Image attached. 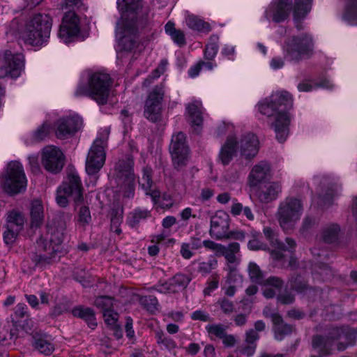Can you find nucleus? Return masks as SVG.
Masks as SVG:
<instances>
[{"instance_id":"obj_58","label":"nucleus","mask_w":357,"mask_h":357,"mask_svg":"<svg viewBox=\"0 0 357 357\" xmlns=\"http://www.w3.org/2000/svg\"><path fill=\"white\" fill-rule=\"evenodd\" d=\"M289 98L291 101V102H288L287 98H282L280 101H278L276 103V107H278V110H280L281 108L283 109L284 112H287V110L291 108L293 105V100L291 98V96L288 93Z\"/></svg>"},{"instance_id":"obj_11","label":"nucleus","mask_w":357,"mask_h":357,"mask_svg":"<svg viewBox=\"0 0 357 357\" xmlns=\"http://www.w3.org/2000/svg\"><path fill=\"white\" fill-rule=\"evenodd\" d=\"M133 164L132 158L126 156L124 159L119 160L115 167L117 182L126 197L134 196L135 177Z\"/></svg>"},{"instance_id":"obj_29","label":"nucleus","mask_w":357,"mask_h":357,"mask_svg":"<svg viewBox=\"0 0 357 357\" xmlns=\"http://www.w3.org/2000/svg\"><path fill=\"white\" fill-rule=\"evenodd\" d=\"M261 284L263 295L266 298H272L281 291L284 282L278 277L272 276L264 280Z\"/></svg>"},{"instance_id":"obj_55","label":"nucleus","mask_w":357,"mask_h":357,"mask_svg":"<svg viewBox=\"0 0 357 357\" xmlns=\"http://www.w3.org/2000/svg\"><path fill=\"white\" fill-rule=\"evenodd\" d=\"M314 271L317 274H319L322 277L323 280H327L331 275H332V270L325 264H321L314 267Z\"/></svg>"},{"instance_id":"obj_20","label":"nucleus","mask_w":357,"mask_h":357,"mask_svg":"<svg viewBox=\"0 0 357 357\" xmlns=\"http://www.w3.org/2000/svg\"><path fill=\"white\" fill-rule=\"evenodd\" d=\"M79 19L75 11L66 10L59 31V37L67 43L70 36H76L79 31Z\"/></svg>"},{"instance_id":"obj_48","label":"nucleus","mask_w":357,"mask_h":357,"mask_svg":"<svg viewBox=\"0 0 357 357\" xmlns=\"http://www.w3.org/2000/svg\"><path fill=\"white\" fill-rule=\"evenodd\" d=\"M50 131V124L45 122L33 133V137L35 141L40 142L45 139Z\"/></svg>"},{"instance_id":"obj_4","label":"nucleus","mask_w":357,"mask_h":357,"mask_svg":"<svg viewBox=\"0 0 357 357\" xmlns=\"http://www.w3.org/2000/svg\"><path fill=\"white\" fill-rule=\"evenodd\" d=\"M112 84L109 74L95 72L89 74L87 84H79L75 92L76 97L87 96L98 105H105L108 101Z\"/></svg>"},{"instance_id":"obj_53","label":"nucleus","mask_w":357,"mask_h":357,"mask_svg":"<svg viewBox=\"0 0 357 357\" xmlns=\"http://www.w3.org/2000/svg\"><path fill=\"white\" fill-rule=\"evenodd\" d=\"M20 231V229H18L17 228H11L6 226V229L3 232V239L5 243L6 244H10L14 242Z\"/></svg>"},{"instance_id":"obj_31","label":"nucleus","mask_w":357,"mask_h":357,"mask_svg":"<svg viewBox=\"0 0 357 357\" xmlns=\"http://www.w3.org/2000/svg\"><path fill=\"white\" fill-rule=\"evenodd\" d=\"M186 25L192 30L208 33L211 31L210 24L199 16L188 13L185 17Z\"/></svg>"},{"instance_id":"obj_42","label":"nucleus","mask_w":357,"mask_h":357,"mask_svg":"<svg viewBox=\"0 0 357 357\" xmlns=\"http://www.w3.org/2000/svg\"><path fill=\"white\" fill-rule=\"evenodd\" d=\"M24 220L23 216L16 212L11 211L9 213L7 218V226L11 228H17L18 229H22Z\"/></svg>"},{"instance_id":"obj_37","label":"nucleus","mask_w":357,"mask_h":357,"mask_svg":"<svg viewBox=\"0 0 357 357\" xmlns=\"http://www.w3.org/2000/svg\"><path fill=\"white\" fill-rule=\"evenodd\" d=\"M227 270L229 271V273L227 277L226 282L228 287H226L225 294L229 296H233L236 292V287L232 284V282L237 280L238 278H240V275L237 274L235 268L231 265L228 266Z\"/></svg>"},{"instance_id":"obj_12","label":"nucleus","mask_w":357,"mask_h":357,"mask_svg":"<svg viewBox=\"0 0 357 357\" xmlns=\"http://www.w3.org/2000/svg\"><path fill=\"white\" fill-rule=\"evenodd\" d=\"M165 96V86L156 85L149 93L144 107V115L149 121L155 123L161 120L162 102Z\"/></svg>"},{"instance_id":"obj_27","label":"nucleus","mask_w":357,"mask_h":357,"mask_svg":"<svg viewBox=\"0 0 357 357\" xmlns=\"http://www.w3.org/2000/svg\"><path fill=\"white\" fill-rule=\"evenodd\" d=\"M339 336H314L312 340L313 348L317 351L319 356H326L331 354L334 339Z\"/></svg>"},{"instance_id":"obj_1","label":"nucleus","mask_w":357,"mask_h":357,"mask_svg":"<svg viewBox=\"0 0 357 357\" xmlns=\"http://www.w3.org/2000/svg\"><path fill=\"white\" fill-rule=\"evenodd\" d=\"M117 3L121 13L115 29L118 45L122 51L132 52L137 47L139 30L146 24L148 10L142 0H117Z\"/></svg>"},{"instance_id":"obj_3","label":"nucleus","mask_w":357,"mask_h":357,"mask_svg":"<svg viewBox=\"0 0 357 357\" xmlns=\"http://www.w3.org/2000/svg\"><path fill=\"white\" fill-rule=\"evenodd\" d=\"M259 139L251 132L246 133L237 140L235 136H229L221 147L219 160L224 165H228L238 151L241 156L250 160L255 158L259 151Z\"/></svg>"},{"instance_id":"obj_18","label":"nucleus","mask_w":357,"mask_h":357,"mask_svg":"<svg viewBox=\"0 0 357 357\" xmlns=\"http://www.w3.org/2000/svg\"><path fill=\"white\" fill-rule=\"evenodd\" d=\"M191 278L183 273H177L168 281L157 284L154 289L162 294H175L184 290L191 281Z\"/></svg>"},{"instance_id":"obj_34","label":"nucleus","mask_w":357,"mask_h":357,"mask_svg":"<svg viewBox=\"0 0 357 357\" xmlns=\"http://www.w3.org/2000/svg\"><path fill=\"white\" fill-rule=\"evenodd\" d=\"M240 250V245L238 243H229L227 246L222 245V249L218 255H222L225 257L229 264H235L237 258L236 254Z\"/></svg>"},{"instance_id":"obj_30","label":"nucleus","mask_w":357,"mask_h":357,"mask_svg":"<svg viewBox=\"0 0 357 357\" xmlns=\"http://www.w3.org/2000/svg\"><path fill=\"white\" fill-rule=\"evenodd\" d=\"M271 319L273 324V331L276 340H282L285 335L290 334L293 331V326L285 324L278 314H273Z\"/></svg>"},{"instance_id":"obj_5","label":"nucleus","mask_w":357,"mask_h":357,"mask_svg":"<svg viewBox=\"0 0 357 357\" xmlns=\"http://www.w3.org/2000/svg\"><path fill=\"white\" fill-rule=\"evenodd\" d=\"M52 20L47 14L33 15L26 23L22 38L24 42L33 47H40L48 40Z\"/></svg>"},{"instance_id":"obj_28","label":"nucleus","mask_w":357,"mask_h":357,"mask_svg":"<svg viewBox=\"0 0 357 357\" xmlns=\"http://www.w3.org/2000/svg\"><path fill=\"white\" fill-rule=\"evenodd\" d=\"M186 110L188 115V120L192 123V126L195 127V130L199 132L203 122L202 103L199 101L190 103L187 105Z\"/></svg>"},{"instance_id":"obj_40","label":"nucleus","mask_w":357,"mask_h":357,"mask_svg":"<svg viewBox=\"0 0 357 357\" xmlns=\"http://www.w3.org/2000/svg\"><path fill=\"white\" fill-rule=\"evenodd\" d=\"M34 347L39 352L45 355L51 354L54 349L52 342L45 338L36 340Z\"/></svg>"},{"instance_id":"obj_32","label":"nucleus","mask_w":357,"mask_h":357,"mask_svg":"<svg viewBox=\"0 0 357 357\" xmlns=\"http://www.w3.org/2000/svg\"><path fill=\"white\" fill-rule=\"evenodd\" d=\"M72 313L73 316L84 319L90 328L93 329L97 326L95 313L92 309L78 306L73 310Z\"/></svg>"},{"instance_id":"obj_59","label":"nucleus","mask_w":357,"mask_h":357,"mask_svg":"<svg viewBox=\"0 0 357 357\" xmlns=\"http://www.w3.org/2000/svg\"><path fill=\"white\" fill-rule=\"evenodd\" d=\"M191 318L193 320H199L202 321H208L211 319L210 315L207 312L202 310H197L193 312L191 314Z\"/></svg>"},{"instance_id":"obj_45","label":"nucleus","mask_w":357,"mask_h":357,"mask_svg":"<svg viewBox=\"0 0 357 357\" xmlns=\"http://www.w3.org/2000/svg\"><path fill=\"white\" fill-rule=\"evenodd\" d=\"M167 65L168 62L166 59L161 60L157 68H155L152 72L151 75L144 80V85H149L153 79H155L162 75L165 72Z\"/></svg>"},{"instance_id":"obj_6","label":"nucleus","mask_w":357,"mask_h":357,"mask_svg":"<svg viewBox=\"0 0 357 357\" xmlns=\"http://www.w3.org/2000/svg\"><path fill=\"white\" fill-rule=\"evenodd\" d=\"M282 50L285 59L291 62L299 63L313 54V38L307 33L292 35L285 40Z\"/></svg>"},{"instance_id":"obj_21","label":"nucleus","mask_w":357,"mask_h":357,"mask_svg":"<svg viewBox=\"0 0 357 357\" xmlns=\"http://www.w3.org/2000/svg\"><path fill=\"white\" fill-rule=\"evenodd\" d=\"M229 215L223 211H218L211 219L210 235L216 239L227 236L229 230Z\"/></svg>"},{"instance_id":"obj_57","label":"nucleus","mask_w":357,"mask_h":357,"mask_svg":"<svg viewBox=\"0 0 357 357\" xmlns=\"http://www.w3.org/2000/svg\"><path fill=\"white\" fill-rule=\"evenodd\" d=\"M203 246L210 250L215 252L218 255H219L220 252H221V249H222V245L216 243L210 240L204 241Z\"/></svg>"},{"instance_id":"obj_15","label":"nucleus","mask_w":357,"mask_h":357,"mask_svg":"<svg viewBox=\"0 0 357 357\" xmlns=\"http://www.w3.org/2000/svg\"><path fill=\"white\" fill-rule=\"evenodd\" d=\"M173 165L176 169L185 166L188 160L189 150L185 135L179 132L172 137L169 145Z\"/></svg>"},{"instance_id":"obj_39","label":"nucleus","mask_w":357,"mask_h":357,"mask_svg":"<svg viewBox=\"0 0 357 357\" xmlns=\"http://www.w3.org/2000/svg\"><path fill=\"white\" fill-rule=\"evenodd\" d=\"M344 19L350 24H357V0H352L347 6Z\"/></svg>"},{"instance_id":"obj_61","label":"nucleus","mask_w":357,"mask_h":357,"mask_svg":"<svg viewBox=\"0 0 357 357\" xmlns=\"http://www.w3.org/2000/svg\"><path fill=\"white\" fill-rule=\"evenodd\" d=\"M277 299L282 304H290L294 302V296L291 293L285 291L283 294H279Z\"/></svg>"},{"instance_id":"obj_38","label":"nucleus","mask_w":357,"mask_h":357,"mask_svg":"<svg viewBox=\"0 0 357 357\" xmlns=\"http://www.w3.org/2000/svg\"><path fill=\"white\" fill-rule=\"evenodd\" d=\"M155 336L157 343L163 348L171 350L176 347L175 341L169 336L166 335L162 331H155Z\"/></svg>"},{"instance_id":"obj_41","label":"nucleus","mask_w":357,"mask_h":357,"mask_svg":"<svg viewBox=\"0 0 357 357\" xmlns=\"http://www.w3.org/2000/svg\"><path fill=\"white\" fill-rule=\"evenodd\" d=\"M148 216H149V211L148 210L136 209L130 213L128 220V225L134 227L141 220L146 219Z\"/></svg>"},{"instance_id":"obj_64","label":"nucleus","mask_w":357,"mask_h":357,"mask_svg":"<svg viewBox=\"0 0 357 357\" xmlns=\"http://www.w3.org/2000/svg\"><path fill=\"white\" fill-rule=\"evenodd\" d=\"M248 246V248L252 250H265L266 248V245L257 238L249 241Z\"/></svg>"},{"instance_id":"obj_19","label":"nucleus","mask_w":357,"mask_h":357,"mask_svg":"<svg viewBox=\"0 0 357 357\" xmlns=\"http://www.w3.org/2000/svg\"><path fill=\"white\" fill-rule=\"evenodd\" d=\"M82 125V120L77 116L60 118L55 123V134L59 139H66L74 135Z\"/></svg>"},{"instance_id":"obj_54","label":"nucleus","mask_w":357,"mask_h":357,"mask_svg":"<svg viewBox=\"0 0 357 357\" xmlns=\"http://www.w3.org/2000/svg\"><path fill=\"white\" fill-rule=\"evenodd\" d=\"M212 280L209 281L206 284V287L204 288L203 293L205 296L211 295V292H213L215 289L218 287V276L217 274H213L211 275Z\"/></svg>"},{"instance_id":"obj_9","label":"nucleus","mask_w":357,"mask_h":357,"mask_svg":"<svg viewBox=\"0 0 357 357\" xmlns=\"http://www.w3.org/2000/svg\"><path fill=\"white\" fill-rule=\"evenodd\" d=\"M303 205L300 199L288 197L282 201L278 210V219L280 227L285 231L293 230L303 213Z\"/></svg>"},{"instance_id":"obj_52","label":"nucleus","mask_w":357,"mask_h":357,"mask_svg":"<svg viewBox=\"0 0 357 357\" xmlns=\"http://www.w3.org/2000/svg\"><path fill=\"white\" fill-rule=\"evenodd\" d=\"M82 5V0H63L61 8L66 10L76 11Z\"/></svg>"},{"instance_id":"obj_24","label":"nucleus","mask_w":357,"mask_h":357,"mask_svg":"<svg viewBox=\"0 0 357 357\" xmlns=\"http://www.w3.org/2000/svg\"><path fill=\"white\" fill-rule=\"evenodd\" d=\"M151 172L152 171L150 167H146L143 168L142 176L139 180V185L145 194L150 196L155 204L159 200L160 194L156 188H153Z\"/></svg>"},{"instance_id":"obj_62","label":"nucleus","mask_w":357,"mask_h":357,"mask_svg":"<svg viewBox=\"0 0 357 357\" xmlns=\"http://www.w3.org/2000/svg\"><path fill=\"white\" fill-rule=\"evenodd\" d=\"M191 250L190 245L188 243H183L181 245L180 253L184 259H189L193 256Z\"/></svg>"},{"instance_id":"obj_35","label":"nucleus","mask_w":357,"mask_h":357,"mask_svg":"<svg viewBox=\"0 0 357 357\" xmlns=\"http://www.w3.org/2000/svg\"><path fill=\"white\" fill-rule=\"evenodd\" d=\"M219 38L216 35H212L210 37V42L206 45L204 50V59L206 60L213 61L218 51Z\"/></svg>"},{"instance_id":"obj_16","label":"nucleus","mask_w":357,"mask_h":357,"mask_svg":"<svg viewBox=\"0 0 357 357\" xmlns=\"http://www.w3.org/2000/svg\"><path fill=\"white\" fill-rule=\"evenodd\" d=\"M105 140L97 139L91 146L86 160V172L88 175H95L102 167L105 161Z\"/></svg>"},{"instance_id":"obj_56","label":"nucleus","mask_w":357,"mask_h":357,"mask_svg":"<svg viewBox=\"0 0 357 357\" xmlns=\"http://www.w3.org/2000/svg\"><path fill=\"white\" fill-rule=\"evenodd\" d=\"M221 310L225 314H230L234 311L233 303L227 298H223L218 301Z\"/></svg>"},{"instance_id":"obj_63","label":"nucleus","mask_w":357,"mask_h":357,"mask_svg":"<svg viewBox=\"0 0 357 357\" xmlns=\"http://www.w3.org/2000/svg\"><path fill=\"white\" fill-rule=\"evenodd\" d=\"M221 54L227 57L230 60L234 59L235 47L232 45H225L222 49Z\"/></svg>"},{"instance_id":"obj_25","label":"nucleus","mask_w":357,"mask_h":357,"mask_svg":"<svg viewBox=\"0 0 357 357\" xmlns=\"http://www.w3.org/2000/svg\"><path fill=\"white\" fill-rule=\"evenodd\" d=\"M281 184L278 182H269L257 192V197L262 203L275 200L281 192Z\"/></svg>"},{"instance_id":"obj_36","label":"nucleus","mask_w":357,"mask_h":357,"mask_svg":"<svg viewBox=\"0 0 357 357\" xmlns=\"http://www.w3.org/2000/svg\"><path fill=\"white\" fill-rule=\"evenodd\" d=\"M339 231V226L336 224H331L324 228L321 237L325 242L333 243L337 240Z\"/></svg>"},{"instance_id":"obj_8","label":"nucleus","mask_w":357,"mask_h":357,"mask_svg":"<svg viewBox=\"0 0 357 357\" xmlns=\"http://www.w3.org/2000/svg\"><path fill=\"white\" fill-rule=\"evenodd\" d=\"M82 185L77 172L71 168L68 170L66 179L58 188L56 201L61 207L68 205L69 199L77 203L82 199Z\"/></svg>"},{"instance_id":"obj_14","label":"nucleus","mask_w":357,"mask_h":357,"mask_svg":"<svg viewBox=\"0 0 357 357\" xmlns=\"http://www.w3.org/2000/svg\"><path fill=\"white\" fill-rule=\"evenodd\" d=\"M264 234L274 248L271 251V257L276 261L282 260L288 255H291L296 248V242L291 238H287L285 242H280L276 237L274 231L268 227L264 228Z\"/></svg>"},{"instance_id":"obj_60","label":"nucleus","mask_w":357,"mask_h":357,"mask_svg":"<svg viewBox=\"0 0 357 357\" xmlns=\"http://www.w3.org/2000/svg\"><path fill=\"white\" fill-rule=\"evenodd\" d=\"M170 37L175 43L180 46L184 45L185 44L184 33L181 30L177 29V31L171 35Z\"/></svg>"},{"instance_id":"obj_43","label":"nucleus","mask_w":357,"mask_h":357,"mask_svg":"<svg viewBox=\"0 0 357 357\" xmlns=\"http://www.w3.org/2000/svg\"><path fill=\"white\" fill-rule=\"evenodd\" d=\"M218 266V261L213 257L208 258L207 261L198 262L197 271L203 275L210 273Z\"/></svg>"},{"instance_id":"obj_22","label":"nucleus","mask_w":357,"mask_h":357,"mask_svg":"<svg viewBox=\"0 0 357 357\" xmlns=\"http://www.w3.org/2000/svg\"><path fill=\"white\" fill-rule=\"evenodd\" d=\"M291 0H274L265 12L267 20L275 22L284 21L289 15Z\"/></svg>"},{"instance_id":"obj_7","label":"nucleus","mask_w":357,"mask_h":357,"mask_svg":"<svg viewBox=\"0 0 357 357\" xmlns=\"http://www.w3.org/2000/svg\"><path fill=\"white\" fill-rule=\"evenodd\" d=\"M64 234L63 230H54L52 229L50 243L48 244L46 241L40 237L37 241L38 252L34 253L31 256V260L33 266L31 269H33L37 266H44L50 264L54 258H56L58 248H56L54 245L58 246L61 244L63 241Z\"/></svg>"},{"instance_id":"obj_17","label":"nucleus","mask_w":357,"mask_h":357,"mask_svg":"<svg viewBox=\"0 0 357 357\" xmlns=\"http://www.w3.org/2000/svg\"><path fill=\"white\" fill-rule=\"evenodd\" d=\"M65 156L61 150L52 145L46 146L41 151V163L45 170L58 173L64 166Z\"/></svg>"},{"instance_id":"obj_49","label":"nucleus","mask_w":357,"mask_h":357,"mask_svg":"<svg viewBox=\"0 0 357 357\" xmlns=\"http://www.w3.org/2000/svg\"><path fill=\"white\" fill-rule=\"evenodd\" d=\"M140 303L149 311L153 312L157 309L158 304L157 298L153 296H144L139 299Z\"/></svg>"},{"instance_id":"obj_13","label":"nucleus","mask_w":357,"mask_h":357,"mask_svg":"<svg viewBox=\"0 0 357 357\" xmlns=\"http://www.w3.org/2000/svg\"><path fill=\"white\" fill-rule=\"evenodd\" d=\"M24 67V56L6 50L0 54V78H17L20 76Z\"/></svg>"},{"instance_id":"obj_33","label":"nucleus","mask_w":357,"mask_h":357,"mask_svg":"<svg viewBox=\"0 0 357 357\" xmlns=\"http://www.w3.org/2000/svg\"><path fill=\"white\" fill-rule=\"evenodd\" d=\"M44 213L43 206L41 201L36 199L32 202L31 206V227H39L43 220Z\"/></svg>"},{"instance_id":"obj_2","label":"nucleus","mask_w":357,"mask_h":357,"mask_svg":"<svg viewBox=\"0 0 357 357\" xmlns=\"http://www.w3.org/2000/svg\"><path fill=\"white\" fill-rule=\"evenodd\" d=\"M287 97L288 102H291L287 91L276 92L273 93L269 99H266L259 105V112L271 119V128L280 142H284L289 135L290 116L287 112H284L283 109L278 110L276 103Z\"/></svg>"},{"instance_id":"obj_51","label":"nucleus","mask_w":357,"mask_h":357,"mask_svg":"<svg viewBox=\"0 0 357 357\" xmlns=\"http://www.w3.org/2000/svg\"><path fill=\"white\" fill-rule=\"evenodd\" d=\"M103 317L106 324L110 327L118 326L119 314L114 310V308L106 310L103 314Z\"/></svg>"},{"instance_id":"obj_26","label":"nucleus","mask_w":357,"mask_h":357,"mask_svg":"<svg viewBox=\"0 0 357 357\" xmlns=\"http://www.w3.org/2000/svg\"><path fill=\"white\" fill-rule=\"evenodd\" d=\"M312 0H295L294 21L298 29H301V22L305 19L312 8Z\"/></svg>"},{"instance_id":"obj_23","label":"nucleus","mask_w":357,"mask_h":357,"mask_svg":"<svg viewBox=\"0 0 357 357\" xmlns=\"http://www.w3.org/2000/svg\"><path fill=\"white\" fill-rule=\"evenodd\" d=\"M270 176L271 167L269 164L265 161H261L252 168L248 175V183L250 187H257L268 179Z\"/></svg>"},{"instance_id":"obj_44","label":"nucleus","mask_w":357,"mask_h":357,"mask_svg":"<svg viewBox=\"0 0 357 357\" xmlns=\"http://www.w3.org/2000/svg\"><path fill=\"white\" fill-rule=\"evenodd\" d=\"M94 305L98 308H100L102 311V314H104L106 310H110L114 308L115 303L112 298L103 296L96 298Z\"/></svg>"},{"instance_id":"obj_47","label":"nucleus","mask_w":357,"mask_h":357,"mask_svg":"<svg viewBox=\"0 0 357 357\" xmlns=\"http://www.w3.org/2000/svg\"><path fill=\"white\" fill-rule=\"evenodd\" d=\"M248 272L252 281L261 284H262L264 280L263 279V274L259 267L255 263L250 262L249 264Z\"/></svg>"},{"instance_id":"obj_10","label":"nucleus","mask_w":357,"mask_h":357,"mask_svg":"<svg viewBox=\"0 0 357 357\" xmlns=\"http://www.w3.org/2000/svg\"><path fill=\"white\" fill-rule=\"evenodd\" d=\"M0 185L8 194H17L26 187V178L22 165L17 161L10 162L4 176L0 177Z\"/></svg>"},{"instance_id":"obj_46","label":"nucleus","mask_w":357,"mask_h":357,"mask_svg":"<svg viewBox=\"0 0 357 357\" xmlns=\"http://www.w3.org/2000/svg\"><path fill=\"white\" fill-rule=\"evenodd\" d=\"M206 330L212 339L213 336L222 339L226 334V327L222 324H209L206 326Z\"/></svg>"},{"instance_id":"obj_50","label":"nucleus","mask_w":357,"mask_h":357,"mask_svg":"<svg viewBox=\"0 0 357 357\" xmlns=\"http://www.w3.org/2000/svg\"><path fill=\"white\" fill-rule=\"evenodd\" d=\"M91 221L90 211L86 206H82L79 211L78 223L80 226L84 227Z\"/></svg>"}]
</instances>
